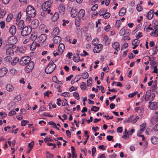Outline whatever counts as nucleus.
Wrapping results in <instances>:
<instances>
[{"instance_id": "nucleus-1", "label": "nucleus", "mask_w": 158, "mask_h": 158, "mask_svg": "<svg viewBox=\"0 0 158 158\" xmlns=\"http://www.w3.org/2000/svg\"><path fill=\"white\" fill-rule=\"evenodd\" d=\"M56 67V65L52 60L46 68L45 72L47 74H50L54 71Z\"/></svg>"}, {"instance_id": "nucleus-2", "label": "nucleus", "mask_w": 158, "mask_h": 158, "mask_svg": "<svg viewBox=\"0 0 158 158\" xmlns=\"http://www.w3.org/2000/svg\"><path fill=\"white\" fill-rule=\"evenodd\" d=\"M27 15H30L31 17H34L36 15V11L34 7L31 5L28 6L26 9Z\"/></svg>"}, {"instance_id": "nucleus-3", "label": "nucleus", "mask_w": 158, "mask_h": 158, "mask_svg": "<svg viewBox=\"0 0 158 158\" xmlns=\"http://www.w3.org/2000/svg\"><path fill=\"white\" fill-rule=\"evenodd\" d=\"M21 34L23 36H26L28 35L31 31V27L30 26H26L22 30Z\"/></svg>"}, {"instance_id": "nucleus-4", "label": "nucleus", "mask_w": 158, "mask_h": 158, "mask_svg": "<svg viewBox=\"0 0 158 158\" xmlns=\"http://www.w3.org/2000/svg\"><path fill=\"white\" fill-rule=\"evenodd\" d=\"M96 40H98V39H94L93 41V44L94 46H96L94 47V52L95 53H98L101 51V49L102 47V45L101 44H99L98 45V44L97 43H94V41H96Z\"/></svg>"}, {"instance_id": "nucleus-5", "label": "nucleus", "mask_w": 158, "mask_h": 158, "mask_svg": "<svg viewBox=\"0 0 158 158\" xmlns=\"http://www.w3.org/2000/svg\"><path fill=\"white\" fill-rule=\"evenodd\" d=\"M31 60V58L28 56L22 57L20 60L19 64L21 65L24 66L26 65Z\"/></svg>"}, {"instance_id": "nucleus-6", "label": "nucleus", "mask_w": 158, "mask_h": 158, "mask_svg": "<svg viewBox=\"0 0 158 158\" xmlns=\"http://www.w3.org/2000/svg\"><path fill=\"white\" fill-rule=\"evenodd\" d=\"M27 65L25 68V70L27 73H29L33 69L34 63L33 61H30L27 64Z\"/></svg>"}, {"instance_id": "nucleus-7", "label": "nucleus", "mask_w": 158, "mask_h": 158, "mask_svg": "<svg viewBox=\"0 0 158 158\" xmlns=\"http://www.w3.org/2000/svg\"><path fill=\"white\" fill-rule=\"evenodd\" d=\"M52 1H48L45 2L43 4L42 9L43 10H47L48 8H50L51 5Z\"/></svg>"}, {"instance_id": "nucleus-8", "label": "nucleus", "mask_w": 158, "mask_h": 158, "mask_svg": "<svg viewBox=\"0 0 158 158\" xmlns=\"http://www.w3.org/2000/svg\"><path fill=\"white\" fill-rule=\"evenodd\" d=\"M149 103V105L148 106L152 110L156 109L158 107V102H150Z\"/></svg>"}, {"instance_id": "nucleus-9", "label": "nucleus", "mask_w": 158, "mask_h": 158, "mask_svg": "<svg viewBox=\"0 0 158 158\" xmlns=\"http://www.w3.org/2000/svg\"><path fill=\"white\" fill-rule=\"evenodd\" d=\"M158 121V112H155V115L152 118L151 122L152 124H154Z\"/></svg>"}, {"instance_id": "nucleus-10", "label": "nucleus", "mask_w": 158, "mask_h": 158, "mask_svg": "<svg viewBox=\"0 0 158 158\" xmlns=\"http://www.w3.org/2000/svg\"><path fill=\"white\" fill-rule=\"evenodd\" d=\"M17 25L18 29L21 30L24 27V21L23 20H21L19 21L18 23H17Z\"/></svg>"}, {"instance_id": "nucleus-11", "label": "nucleus", "mask_w": 158, "mask_h": 158, "mask_svg": "<svg viewBox=\"0 0 158 158\" xmlns=\"http://www.w3.org/2000/svg\"><path fill=\"white\" fill-rule=\"evenodd\" d=\"M85 14V11L84 9L81 10L79 12L78 14V17L79 19H84V16Z\"/></svg>"}, {"instance_id": "nucleus-12", "label": "nucleus", "mask_w": 158, "mask_h": 158, "mask_svg": "<svg viewBox=\"0 0 158 158\" xmlns=\"http://www.w3.org/2000/svg\"><path fill=\"white\" fill-rule=\"evenodd\" d=\"M16 31V27L14 25H12L10 28L9 32L12 35H15Z\"/></svg>"}, {"instance_id": "nucleus-13", "label": "nucleus", "mask_w": 158, "mask_h": 158, "mask_svg": "<svg viewBox=\"0 0 158 158\" xmlns=\"http://www.w3.org/2000/svg\"><path fill=\"white\" fill-rule=\"evenodd\" d=\"M7 69L6 68L3 67L0 69V77L4 76L7 73Z\"/></svg>"}, {"instance_id": "nucleus-14", "label": "nucleus", "mask_w": 158, "mask_h": 158, "mask_svg": "<svg viewBox=\"0 0 158 158\" xmlns=\"http://www.w3.org/2000/svg\"><path fill=\"white\" fill-rule=\"evenodd\" d=\"M65 46L64 44L62 43H60L59 46L58 51L60 52H61V53H62L63 52L64 50V49Z\"/></svg>"}, {"instance_id": "nucleus-15", "label": "nucleus", "mask_w": 158, "mask_h": 158, "mask_svg": "<svg viewBox=\"0 0 158 158\" xmlns=\"http://www.w3.org/2000/svg\"><path fill=\"white\" fill-rule=\"evenodd\" d=\"M59 12L60 14H63L65 11V8L62 4H60L59 7Z\"/></svg>"}, {"instance_id": "nucleus-16", "label": "nucleus", "mask_w": 158, "mask_h": 158, "mask_svg": "<svg viewBox=\"0 0 158 158\" xmlns=\"http://www.w3.org/2000/svg\"><path fill=\"white\" fill-rule=\"evenodd\" d=\"M47 35L45 34H42L39 37V39L40 41L44 42L47 39Z\"/></svg>"}, {"instance_id": "nucleus-17", "label": "nucleus", "mask_w": 158, "mask_h": 158, "mask_svg": "<svg viewBox=\"0 0 158 158\" xmlns=\"http://www.w3.org/2000/svg\"><path fill=\"white\" fill-rule=\"evenodd\" d=\"M154 10H152L149 11L147 15V17L148 19H151L152 18L153 16V13L154 12Z\"/></svg>"}, {"instance_id": "nucleus-18", "label": "nucleus", "mask_w": 158, "mask_h": 158, "mask_svg": "<svg viewBox=\"0 0 158 158\" xmlns=\"http://www.w3.org/2000/svg\"><path fill=\"white\" fill-rule=\"evenodd\" d=\"M119 44L117 42H114L112 44L113 48L117 52L119 50Z\"/></svg>"}, {"instance_id": "nucleus-19", "label": "nucleus", "mask_w": 158, "mask_h": 158, "mask_svg": "<svg viewBox=\"0 0 158 158\" xmlns=\"http://www.w3.org/2000/svg\"><path fill=\"white\" fill-rule=\"evenodd\" d=\"M152 143L156 145L158 144V138L156 136H153L152 137L151 139Z\"/></svg>"}, {"instance_id": "nucleus-20", "label": "nucleus", "mask_w": 158, "mask_h": 158, "mask_svg": "<svg viewBox=\"0 0 158 158\" xmlns=\"http://www.w3.org/2000/svg\"><path fill=\"white\" fill-rule=\"evenodd\" d=\"M14 38V42H11V49H14L16 48V46L15 44L17 42V40L16 39V38L15 36H12L10 38L11 39H13Z\"/></svg>"}, {"instance_id": "nucleus-21", "label": "nucleus", "mask_w": 158, "mask_h": 158, "mask_svg": "<svg viewBox=\"0 0 158 158\" xmlns=\"http://www.w3.org/2000/svg\"><path fill=\"white\" fill-rule=\"evenodd\" d=\"M31 24L33 27L36 28L38 26L39 21L37 19H35L31 22Z\"/></svg>"}, {"instance_id": "nucleus-22", "label": "nucleus", "mask_w": 158, "mask_h": 158, "mask_svg": "<svg viewBox=\"0 0 158 158\" xmlns=\"http://www.w3.org/2000/svg\"><path fill=\"white\" fill-rule=\"evenodd\" d=\"M59 14L57 12H55L52 18V20L53 22L56 21L59 18Z\"/></svg>"}, {"instance_id": "nucleus-23", "label": "nucleus", "mask_w": 158, "mask_h": 158, "mask_svg": "<svg viewBox=\"0 0 158 158\" xmlns=\"http://www.w3.org/2000/svg\"><path fill=\"white\" fill-rule=\"evenodd\" d=\"M59 31H60L59 28L56 27L54 29L52 33V34L53 35L56 36L58 34Z\"/></svg>"}, {"instance_id": "nucleus-24", "label": "nucleus", "mask_w": 158, "mask_h": 158, "mask_svg": "<svg viewBox=\"0 0 158 158\" xmlns=\"http://www.w3.org/2000/svg\"><path fill=\"white\" fill-rule=\"evenodd\" d=\"M61 38L58 36H55L53 39V41L55 43H57L61 41Z\"/></svg>"}, {"instance_id": "nucleus-25", "label": "nucleus", "mask_w": 158, "mask_h": 158, "mask_svg": "<svg viewBox=\"0 0 158 158\" xmlns=\"http://www.w3.org/2000/svg\"><path fill=\"white\" fill-rule=\"evenodd\" d=\"M127 30V27H124L120 31L119 34L121 36L124 35Z\"/></svg>"}, {"instance_id": "nucleus-26", "label": "nucleus", "mask_w": 158, "mask_h": 158, "mask_svg": "<svg viewBox=\"0 0 158 158\" xmlns=\"http://www.w3.org/2000/svg\"><path fill=\"white\" fill-rule=\"evenodd\" d=\"M126 11V10L125 8H122L119 12V15L121 16H123L125 14Z\"/></svg>"}, {"instance_id": "nucleus-27", "label": "nucleus", "mask_w": 158, "mask_h": 158, "mask_svg": "<svg viewBox=\"0 0 158 158\" xmlns=\"http://www.w3.org/2000/svg\"><path fill=\"white\" fill-rule=\"evenodd\" d=\"M26 48L25 47H21L18 48L19 51L22 54L24 53L26 51Z\"/></svg>"}, {"instance_id": "nucleus-28", "label": "nucleus", "mask_w": 158, "mask_h": 158, "mask_svg": "<svg viewBox=\"0 0 158 158\" xmlns=\"http://www.w3.org/2000/svg\"><path fill=\"white\" fill-rule=\"evenodd\" d=\"M146 127V124L145 123L143 124L142 125L140 126V130L139 131V132L140 133H142L143 131Z\"/></svg>"}, {"instance_id": "nucleus-29", "label": "nucleus", "mask_w": 158, "mask_h": 158, "mask_svg": "<svg viewBox=\"0 0 158 158\" xmlns=\"http://www.w3.org/2000/svg\"><path fill=\"white\" fill-rule=\"evenodd\" d=\"M6 49V53L7 55H11L14 53V51L12 49L8 48Z\"/></svg>"}, {"instance_id": "nucleus-30", "label": "nucleus", "mask_w": 158, "mask_h": 158, "mask_svg": "<svg viewBox=\"0 0 158 158\" xmlns=\"http://www.w3.org/2000/svg\"><path fill=\"white\" fill-rule=\"evenodd\" d=\"M77 11L76 10H75V9H72L71 10V16L73 17H75L77 16Z\"/></svg>"}, {"instance_id": "nucleus-31", "label": "nucleus", "mask_w": 158, "mask_h": 158, "mask_svg": "<svg viewBox=\"0 0 158 158\" xmlns=\"http://www.w3.org/2000/svg\"><path fill=\"white\" fill-rule=\"evenodd\" d=\"M36 42L35 41H33L32 43V44L30 47V49L32 51L35 50L36 47Z\"/></svg>"}, {"instance_id": "nucleus-32", "label": "nucleus", "mask_w": 158, "mask_h": 158, "mask_svg": "<svg viewBox=\"0 0 158 158\" xmlns=\"http://www.w3.org/2000/svg\"><path fill=\"white\" fill-rule=\"evenodd\" d=\"M19 58L18 57H15L13 60V61L11 62V64L12 65H14L19 62Z\"/></svg>"}, {"instance_id": "nucleus-33", "label": "nucleus", "mask_w": 158, "mask_h": 158, "mask_svg": "<svg viewBox=\"0 0 158 158\" xmlns=\"http://www.w3.org/2000/svg\"><path fill=\"white\" fill-rule=\"evenodd\" d=\"M6 89L7 91L11 92L14 89L13 87L10 84H8L6 86Z\"/></svg>"}, {"instance_id": "nucleus-34", "label": "nucleus", "mask_w": 158, "mask_h": 158, "mask_svg": "<svg viewBox=\"0 0 158 158\" xmlns=\"http://www.w3.org/2000/svg\"><path fill=\"white\" fill-rule=\"evenodd\" d=\"M106 11L107 10H105L104 9H102L99 11L98 14L100 16H103L104 14H105Z\"/></svg>"}, {"instance_id": "nucleus-35", "label": "nucleus", "mask_w": 158, "mask_h": 158, "mask_svg": "<svg viewBox=\"0 0 158 158\" xmlns=\"http://www.w3.org/2000/svg\"><path fill=\"white\" fill-rule=\"evenodd\" d=\"M13 18V15L11 14H9L7 16L6 19V21L7 22H9Z\"/></svg>"}, {"instance_id": "nucleus-36", "label": "nucleus", "mask_w": 158, "mask_h": 158, "mask_svg": "<svg viewBox=\"0 0 158 158\" xmlns=\"http://www.w3.org/2000/svg\"><path fill=\"white\" fill-rule=\"evenodd\" d=\"M141 4V2H140V4H138L137 6L136 7L137 10L138 11H141L143 10V8L141 6L140 4Z\"/></svg>"}, {"instance_id": "nucleus-37", "label": "nucleus", "mask_w": 158, "mask_h": 158, "mask_svg": "<svg viewBox=\"0 0 158 158\" xmlns=\"http://www.w3.org/2000/svg\"><path fill=\"white\" fill-rule=\"evenodd\" d=\"M140 42L139 40L137 39H135L132 42V45H138Z\"/></svg>"}, {"instance_id": "nucleus-38", "label": "nucleus", "mask_w": 158, "mask_h": 158, "mask_svg": "<svg viewBox=\"0 0 158 158\" xmlns=\"http://www.w3.org/2000/svg\"><path fill=\"white\" fill-rule=\"evenodd\" d=\"M99 110V108L98 107L94 106L91 108V110L94 112H97Z\"/></svg>"}, {"instance_id": "nucleus-39", "label": "nucleus", "mask_w": 158, "mask_h": 158, "mask_svg": "<svg viewBox=\"0 0 158 158\" xmlns=\"http://www.w3.org/2000/svg\"><path fill=\"white\" fill-rule=\"evenodd\" d=\"M77 59H76L77 58V57L75 56H73V61L76 62H78L79 61V60H80V58L79 56V54H77Z\"/></svg>"}, {"instance_id": "nucleus-40", "label": "nucleus", "mask_w": 158, "mask_h": 158, "mask_svg": "<svg viewBox=\"0 0 158 158\" xmlns=\"http://www.w3.org/2000/svg\"><path fill=\"white\" fill-rule=\"evenodd\" d=\"M82 74V78L84 79H86L88 78L89 77V74L87 72H84Z\"/></svg>"}, {"instance_id": "nucleus-41", "label": "nucleus", "mask_w": 158, "mask_h": 158, "mask_svg": "<svg viewBox=\"0 0 158 158\" xmlns=\"http://www.w3.org/2000/svg\"><path fill=\"white\" fill-rule=\"evenodd\" d=\"M6 11L5 10H3L0 13V18H3L6 14Z\"/></svg>"}, {"instance_id": "nucleus-42", "label": "nucleus", "mask_w": 158, "mask_h": 158, "mask_svg": "<svg viewBox=\"0 0 158 158\" xmlns=\"http://www.w3.org/2000/svg\"><path fill=\"white\" fill-rule=\"evenodd\" d=\"M73 95L75 97V98L77 99L78 100L79 99V96L78 93L77 92H75L73 93Z\"/></svg>"}, {"instance_id": "nucleus-43", "label": "nucleus", "mask_w": 158, "mask_h": 158, "mask_svg": "<svg viewBox=\"0 0 158 158\" xmlns=\"http://www.w3.org/2000/svg\"><path fill=\"white\" fill-rule=\"evenodd\" d=\"M87 86H90L92 84V81L91 77H89V79L87 80Z\"/></svg>"}, {"instance_id": "nucleus-44", "label": "nucleus", "mask_w": 158, "mask_h": 158, "mask_svg": "<svg viewBox=\"0 0 158 158\" xmlns=\"http://www.w3.org/2000/svg\"><path fill=\"white\" fill-rule=\"evenodd\" d=\"M121 23V21L119 20H117L116 21L115 23V27L117 28H119L120 27V25Z\"/></svg>"}, {"instance_id": "nucleus-45", "label": "nucleus", "mask_w": 158, "mask_h": 158, "mask_svg": "<svg viewBox=\"0 0 158 158\" xmlns=\"http://www.w3.org/2000/svg\"><path fill=\"white\" fill-rule=\"evenodd\" d=\"M86 84L85 82H82V84L81 85V88L82 90H85V86L86 85Z\"/></svg>"}, {"instance_id": "nucleus-46", "label": "nucleus", "mask_w": 158, "mask_h": 158, "mask_svg": "<svg viewBox=\"0 0 158 158\" xmlns=\"http://www.w3.org/2000/svg\"><path fill=\"white\" fill-rule=\"evenodd\" d=\"M154 29H155L154 33L155 35V36H158V25H156V27H155Z\"/></svg>"}, {"instance_id": "nucleus-47", "label": "nucleus", "mask_w": 158, "mask_h": 158, "mask_svg": "<svg viewBox=\"0 0 158 158\" xmlns=\"http://www.w3.org/2000/svg\"><path fill=\"white\" fill-rule=\"evenodd\" d=\"M37 38V36L36 35H35L32 34H31V39L32 40H35Z\"/></svg>"}, {"instance_id": "nucleus-48", "label": "nucleus", "mask_w": 158, "mask_h": 158, "mask_svg": "<svg viewBox=\"0 0 158 158\" xmlns=\"http://www.w3.org/2000/svg\"><path fill=\"white\" fill-rule=\"evenodd\" d=\"M34 144V141H32L31 142L29 143L28 144V146L30 148L32 149L33 148V145Z\"/></svg>"}, {"instance_id": "nucleus-49", "label": "nucleus", "mask_w": 158, "mask_h": 158, "mask_svg": "<svg viewBox=\"0 0 158 158\" xmlns=\"http://www.w3.org/2000/svg\"><path fill=\"white\" fill-rule=\"evenodd\" d=\"M11 42H10L9 44H6L5 46L6 49L11 48Z\"/></svg>"}, {"instance_id": "nucleus-50", "label": "nucleus", "mask_w": 158, "mask_h": 158, "mask_svg": "<svg viewBox=\"0 0 158 158\" xmlns=\"http://www.w3.org/2000/svg\"><path fill=\"white\" fill-rule=\"evenodd\" d=\"M51 139L52 137L49 138L46 137L44 139V141L45 143L48 141L52 142L53 140Z\"/></svg>"}, {"instance_id": "nucleus-51", "label": "nucleus", "mask_w": 158, "mask_h": 158, "mask_svg": "<svg viewBox=\"0 0 158 158\" xmlns=\"http://www.w3.org/2000/svg\"><path fill=\"white\" fill-rule=\"evenodd\" d=\"M110 14L109 12H106L105 14H104L103 16V17L105 19H108V18L110 16Z\"/></svg>"}, {"instance_id": "nucleus-52", "label": "nucleus", "mask_w": 158, "mask_h": 158, "mask_svg": "<svg viewBox=\"0 0 158 158\" xmlns=\"http://www.w3.org/2000/svg\"><path fill=\"white\" fill-rule=\"evenodd\" d=\"M65 105H66L67 106H69V104L67 102V99L65 98L64 100L63 101V102L62 104V106H64Z\"/></svg>"}, {"instance_id": "nucleus-53", "label": "nucleus", "mask_w": 158, "mask_h": 158, "mask_svg": "<svg viewBox=\"0 0 158 158\" xmlns=\"http://www.w3.org/2000/svg\"><path fill=\"white\" fill-rule=\"evenodd\" d=\"M133 117V115H131L130 116L127 120V123H129L130 122H132V119Z\"/></svg>"}, {"instance_id": "nucleus-54", "label": "nucleus", "mask_w": 158, "mask_h": 158, "mask_svg": "<svg viewBox=\"0 0 158 158\" xmlns=\"http://www.w3.org/2000/svg\"><path fill=\"white\" fill-rule=\"evenodd\" d=\"M65 41L69 42L70 43H71V38L70 36H67L65 38Z\"/></svg>"}, {"instance_id": "nucleus-55", "label": "nucleus", "mask_w": 158, "mask_h": 158, "mask_svg": "<svg viewBox=\"0 0 158 158\" xmlns=\"http://www.w3.org/2000/svg\"><path fill=\"white\" fill-rule=\"evenodd\" d=\"M151 91L148 90L146 93L145 96L151 98Z\"/></svg>"}, {"instance_id": "nucleus-56", "label": "nucleus", "mask_w": 158, "mask_h": 158, "mask_svg": "<svg viewBox=\"0 0 158 158\" xmlns=\"http://www.w3.org/2000/svg\"><path fill=\"white\" fill-rule=\"evenodd\" d=\"M137 93V92H136L132 93H130L128 95V96L129 98H132L134 97L135 96L136 94Z\"/></svg>"}, {"instance_id": "nucleus-57", "label": "nucleus", "mask_w": 158, "mask_h": 158, "mask_svg": "<svg viewBox=\"0 0 158 158\" xmlns=\"http://www.w3.org/2000/svg\"><path fill=\"white\" fill-rule=\"evenodd\" d=\"M28 122H29L27 120H23L22 121L21 126H25L26 125V124L28 123Z\"/></svg>"}, {"instance_id": "nucleus-58", "label": "nucleus", "mask_w": 158, "mask_h": 158, "mask_svg": "<svg viewBox=\"0 0 158 158\" xmlns=\"http://www.w3.org/2000/svg\"><path fill=\"white\" fill-rule=\"evenodd\" d=\"M16 113L15 111L11 110L9 113L8 115L9 116H11L14 115Z\"/></svg>"}, {"instance_id": "nucleus-59", "label": "nucleus", "mask_w": 158, "mask_h": 158, "mask_svg": "<svg viewBox=\"0 0 158 158\" xmlns=\"http://www.w3.org/2000/svg\"><path fill=\"white\" fill-rule=\"evenodd\" d=\"M27 17L26 18V21L28 23L30 22L31 21V18L33 17H31L30 15H27Z\"/></svg>"}, {"instance_id": "nucleus-60", "label": "nucleus", "mask_w": 158, "mask_h": 158, "mask_svg": "<svg viewBox=\"0 0 158 158\" xmlns=\"http://www.w3.org/2000/svg\"><path fill=\"white\" fill-rule=\"evenodd\" d=\"M1 28L2 29H3L5 26V22L4 21H2L0 23Z\"/></svg>"}, {"instance_id": "nucleus-61", "label": "nucleus", "mask_w": 158, "mask_h": 158, "mask_svg": "<svg viewBox=\"0 0 158 158\" xmlns=\"http://www.w3.org/2000/svg\"><path fill=\"white\" fill-rule=\"evenodd\" d=\"M11 59V57L10 56H8L6 57L4 59L5 60L6 62H9L10 61V60Z\"/></svg>"}, {"instance_id": "nucleus-62", "label": "nucleus", "mask_w": 158, "mask_h": 158, "mask_svg": "<svg viewBox=\"0 0 158 158\" xmlns=\"http://www.w3.org/2000/svg\"><path fill=\"white\" fill-rule=\"evenodd\" d=\"M46 110V108L45 107L43 106H41L39 109V111L38 112V113H39L40 111H44Z\"/></svg>"}, {"instance_id": "nucleus-63", "label": "nucleus", "mask_w": 158, "mask_h": 158, "mask_svg": "<svg viewBox=\"0 0 158 158\" xmlns=\"http://www.w3.org/2000/svg\"><path fill=\"white\" fill-rule=\"evenodd\" d=\"M98 5L97 4H95L91 8V9L93 11H94L96 10L98 8Z\"/></svg>"}, {"instance_id": "nucleus-64", "label": "nucleus", "mask_w": 158, "mask_h": 158, "mask_svg": "<svg viewBox=\"0 0 158 158\" xmlns=\"http://www.w3.org/2000/svg\"><path fill=\"white\" fill-rule=\"evenodd\" d=\"M117 131L118 133H122L123 131V127H118L117 129Z\"/></svg>"}]
</instances>
